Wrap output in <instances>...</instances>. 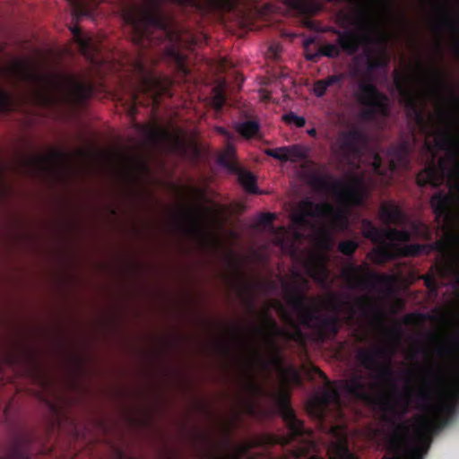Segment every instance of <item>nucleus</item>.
Returning <instances> with one entry per match:
<instances>
[{
    "label": "nucleus",
    "mask_w": 459,
    "mask_h": 459,
    "mask_svg": "<svg viewBox=\"0 0 459 459\" xmlns=\"http://www.w3.org/2000/svg\"><path fill=\"white\" fill-rule=\"evenodd\" d=\"M436 144L438 149L446 151L452 166L448 165L446 158H440L436 162L433 156L427 166L417 173L416 182L420 187H425L428 184L433 187H438L447 178L450 188L459 192V161L457 160L459 141L452 136L449 131H442L436 138ZM429 203L436 219L442 221V229L446 232V237L425 245L421 243L403 245L401 253L403 255H420V254H430L432 250H437L442 255H451L452 261L448 260L451 265L449 273H454L459 282V195L456 196L452 193L437 191L430 197ZM445 261H447V258H445Z\"/></svg>",
    "instance_id": "1"
},
{
    "label": "nucleus",
    "mask_w": 459,
    "mask_h": 459,
    "mask_svg": "<svg viewBox=\"0 0 459 459\" xmlns=\"http://www.w3.org/2000/svg\"><path fill=\"white\" fill-rule=\"evenodd\" d=\"M375 319L378 326L383 329L388 338V343L383 347L359 348L356 353V360L359 365L374 373L377 379L387 383L392 396L373 393V384H368L363 373H353L344 382V390L351 396L369 404L382 412L383 418L390 421L392 418H402L410 411L412 402V391L409 386L403 390L398 387L395 373L392 368L390 359L396 351V345L400 342L403 328L399 323L388 328L384 322L382 311H375Z\"/></svg>",
    "instance_id": "2"
},
{
    "label": "nucleus",
    "mask_w": 459,
    "mask_h": 459,
    "mask_svg": "<svg viewBox=\"0 0 459 459\" xmlns=\"http://www.w3.org/2000/svg\"><path fill=\"white\" fill-rule=\"evenodd\" d=\"M161 1L150 0L148 5L140 11L126 12L124 19L131 27L133 40L141 48L156 47L167 39L169 43L166 48L168 58L173 63L178 78L187 80L191 74L187 56L173 46V41L178 37L176 22L171 15L162 11Z\"/></svg>",
    "instance_id": "3"
},
{
    "label": "nucleus",
    "mask_w": 459,
    "mask_h": 459,
    "mask_svg": "<svg viewBox=\"0 0 459 459\" xmlns=\"http://www.w3.org/2000/svg\"><path fill=\"white\" fill-rule=\"evenodd\" d=\"M421 385L414 394V401L427 413L423 418L425 424L443 428L457 411L459 395L449 390L445 372L437 363L421 367Z\"/></svg>",
    "instance_id": "4"
},
{
    "label": "nucleus",
    "mask_w": 459,
    "mask_h": 459,
    "mask_svg": "<svg viewBox=\"0 0 459 459\" xmlns=\"http://www.w3.org/2000/svg\"><path fill=\"white\" fill-rule=\"evenodd\" d=\"M299 283L282 284L289 306L296 312L298 321L305 327L315 331L319 341L337 336L340 331L341 319L338 315H320L312 299L306 294L305 289L309 287L307 278L296 273Z\"/></svg>",
    "instance_id": "5"
},
{
    "label": "nucleus",
    "mask_w": 459,
    "mask_h": 459,
    "mask_svg": "<svg viewBox=\"0 0 459 459\" xmlns=\"http://www.w3.org/2000/svg\"><path fill=\"white\" fill-rule=\"evenodd\" d=\"M329 1H350L355 3L358 1L360 7L358 11L356 20L353 22L356 29L355 31L359 36L358 48L356 53L361 47L364 48V53L368 60V68L369 72L377 70V68H384L388 63L385 56H377L373 48L374 43L381 41L383 37H377L376 35V25L372 22L368 0H329Z\"/></svg>",
    "instance_id": "6"
},
{
    "label": "nucleus",
    "mask_w": 459,
    "mask_h": 459,
    "mask_svg": "<svg viewBox=\"0 0 459 459\" xmlns=\"http://www.w3.org/2000/svg\"><path fill=\"white\" fill-rule=\"evenodd\" d=\"M138 68L141 80L131 92V115H135L138 105L152 103L154 107H159L163 95H169L172 82L169 77H158L155 74L148 73L141 62L138 63Z\"/></svg>",
    "instance_id": "7"
},
{
    "label": "nucleus",
    "mask_w": 459,
    "mask_h": 459,
    "mask_svg": "<svg viewBox=\"0 0 459 459\" xmlns=\"http://www.w3.org/2000/svg\"><path fill=\"white\" fill-rule=\"evenodd\" d=\"M327 31L333 33L337 36L336 43L324 44L320 46L315 52L310 50V45L313 43L314 39H307L304 41L305 57L311 62H318L320 56H328L329 58H336L341 55L342 51L348 55H354L357 53L359 48V36L355 29H337V27H328Z\"/></svg>",
    "instance_id": "8"
},
{
    "label": "nucleus",
    "mask_w": 459,
    "mask_h": 459,
    "mask_svg": "<svg viewBox=\"0 0 459 459\" xmlns=\"http://www.w3.org/2000/svg\"><path fill=\"white\" fill-rule=\"evenodd\" d=\"M282 419L289 429V441H297L298 446L292 450V455L298 459H306L310 451L317 446L312 430L306 429L304 421L299 420L295 411L289 404L287 395L281 396Z\"/></svg>",
    "instance_id": "9"
},
{
    "label": "nucleus",
    "mask_w": 459,
    "mask_h": 459,
    "mask_svg": "<svg viewBox=\"0 0 459 459\" xmlns=\"http://www.w3.org/2000/svg\"><path fill=\"white\" fill-rule=\"evenodd\" d=\"M307 217H320L328 221L333 229L345 230L350 224V217L345 208H335L331 203H315L305 197L299 203V212L294 217L297 223H307Z\"/></svg>",
    "instance_id": "10"
},
{
    "label": "nucleus",
    "mask_w": 459,
    "mask_h": 459,
    "mask_svg": "<svg viewBox=\"0 0 459 459\" xmlns=\"http://www.w3.org/2000/svg\"><path fill=\"white\" fill-rule=\"evenodd\" d=\"M358 102L362 109L359 112L361 120L370 122L376 120L377 117H386L389 113V98L381 92L378 87L371 81H360L356 91Z\"/></svg>",
    "instance_id": "11"
},
{
    "label": "nucleus",
    "mask_w": 459,
    "mask_h": 459,
    "mask_svg": "<svg viewBox=\"0 0 459 459\" xmlns=\"http://www.w3.org/2000/svg\"><path fill=\"white\" fill-rule=\"evenodd\" d=\"M310 184L318 190H331L343 205H363L366 199V189L361 181L344 183L341 179H332L329 176L314 174L310 178Z\"/></svg>",
    "instance_id": "12"
},
{
    "label": "nucleus",
    "mask_w": 459,
    "mask_h": 459,
    "mask_svg": "<svg viewBox=\"0 0 459 459\" xmlns=\"http://www.w3.org/2000/svg\"><path fill=\"white\" fill-rule=\"evenodd\" d=\"M411 143L410 139H403L397 144H392L387 149L388 163L385 165L379 154H375L372 161L374 172L385 175L388 172H395L400 167L410 165V154Z\"/></svg>",
    "instance_id": "13"
},
{
    "label": "nucleus",
    "mask_w": 459,
    "mask_h": 459,
    "mask_svg": "<svg viewBox=\"0 0 459 459\" xmlns=\"http://www.w3.org/2000/svg\"><path fill=\"white\" fill-rule=\"evenodd\" d=\"M342 274L353 289H366V287L388 286L392 282V276L385 273L370 272L368 266L351 263L343 270Z\"/></svg>",
    "instance_id": "14"
},
{
    "label": "nucleus",
    "mask_w": 459,
    "mask_h": 459,
    "mask_svg": "<svg viewBox=\"0 0 459 459\" xmlns=\"http://www.w3.org/2000/svg\"><path fill=\"white\" fill-rule=\"evenodd\" d=\"M63 91L64 100L72 107H82L92 97L95 86L89 79H79L76 75H66L56 83Z\"/></svg>",
    "instance_id": "15"
},
{
    "label": "nucleus",
    "mask_w": 459,
    "mask_h": 459,
    "mask_svg": "<svg viewBox=\"0 0 459 459\" xmlns=\"http://www.w3.org/2000/svg\"><path fill=\"white\" fill-rule=\"evenodd\" d=\"M331 406H333L339 414H342L341 394L336 386L331 385L328 382V384L311 400L310 408L319 420H324Z\"/></svg>",
    "instance_id": "16"
},
{
    "label": "nucleus",
    "mask_w": 459,
    "mask_h": 459,
    "mask_svg": "<svg viewBox=\"0 0 459 459\" xmlns=\"http://www.w3.org/2000/svg\"><path fill=\"white\" fill-rule=\"evenodd\" d=\"M338 143L346 159H358L368 143V136L359 127H353L349 131H342L339 134Z\"/></svg>",
    "instance_id": "17"
},
{
    "label": "nucleus",
    "mask_w": 459,
    "mask_h": 459,
    "mask_svg": "<svg viewBox=\"0 0 459 459\" xmlns=\"http://www.w3.org/2000/svg\"><path fill=\"white\" fill-rule=\"evenodd\" d=\"M361 232L372 242H381L384 237H386L388 240H411V233L409 230H398V228L380 230L370 220H362Z\"/></svg>",
    "instance_id": "18"
},
{
    "label": "nucleus",
    "mask_w": 459,
    "mask_h": 459,
    "mask_svg": "<svg viewBox=\"0 0 459 459\" xmlns=\"http://www.w3.org/2000/svg\"><path fill=\"white\" fill-rule=\"evenodd\" d=\"M394 82L408 115H410V117H414L418 124H423V113L419 106L415 92H413L411 87H409L408 77H401V75H397L394 79Z\"/></svg>",
    "instance_id": "19"
},
{
    "label": "nucleus",
    "mask_w": 459,
    "mask_h": 459,
    "mask_svg": "<svg viewBox=\"0 0 459 459\" xmlns=\"http://www.w3.org/2000/svg\"><path fill=\"white\" fill-rule=\"evenodd\" d=\"M264 320L267 331L264 332V328H256V331L257 333L264 334V336L265 337V341L272 351V355L267 361H264V359L263 357H261V355H258V358L264 362L265 366H267V364L269 363L281 364V362H282V359L281 357L280 351H278L276 337L282 336V334H284V330H282V328L279 326L276 320H274V318H272L270 315H265Z\"/></svg>",
    "instance_id": "20"
},
{
    "label": "nucleus",
    "mask_w": 459,
    "mask_h": 459,
    "mask_svg": "<svg viewBox=\"0 0 459 459\" xmlns=\"http://www.w3.org/2000/svg\"><path fill=\"white\" fill-rule=\"evenodd\" d=\"M179 6H193L202 12H230L241 0H169Z\"/></svg>",
    "instance_id": "21"
},
{
    "label": "nucleus",
    "mask_w": 459,
    "mask_h": 459,
    "mask_svg": "<svg viewBox=\"0 0 459 459\" xmlns=\"http://www.w3.org/2000/svg\"><path fill=\"white\" fill-rule=\"evenodd\" d=\"M65 157L66 154L64 151L55 149L47 156H32V158H28L26 163L33 172H49V170L56 169L58 163L63 162Z\"/></svg>",
    "instance_id": "22"
},
{
    "label": "nucleus",
    "mask_w": 459,
    "mask_h": 459,
    "mask_svg": "<svg viewBox=\"0 0 459 459\" xmlns=\"http://www.w3.org/2000/svg\"><path fill=\"white\" fill-rule=\"evenodd\" d=\"M289 8L302 17L305 26L316 28V22L312 20L313 14L319 12L320 5L313 0H285Z\"/></svg>",
    "instance_id": "23"
},
{
    "label": "nucleus",
    "mask_w": 459,
    "mask_h": 459,
    "mask_svg": "<svg viewBox=\"0 0 459 459\" xmlns=\"http://www.w3.org/2000/svg\"><path fill=\"white\" fill-rule=\"evenodd\" d=\"M452 266L448 261L440 260L437 261L430 267V273L422 276L423 281L427 289H429L431 294L437 296L438 294V283L437 276L446 277L451 272Z\"/></svg>",
    "instance_id": "24"
},
{
    "label": "nucleus",
    "mask_w": 459,
    "mask_h": 459,
    "mask_svg": "<svg viewBox=\"0 0 459 459\" xmlns=\"http://www.w3.org/2000/svg\"><path fill=\"white\" fill-rule=\"evenodd\" d=\"M384 239L381 241L380 247H373L370 252V257L372 261L377 262V264H384V262L391 261V259H394L397 255H402L400 245H396L397 241H391L390 245L387 243H384ZM403 257V255H402Z\"/></svg>",
    "instance_id": "25"
},
{
    "label": "nucleus",
    "mask_w": 459,
    "mask_h": 459,
    "mask_svg": "<svg viewBox=\"0 0 459 459\" xmlns=\"http://www.w3.org/2000/svg\"><path fill=\"white\" fill-rule=\"evenodd\" d=\"M329 302L333 309H340L342 306H346L348 307L351 314H355L356 308L359 309L363 312V314H367V312L370 311L372 307V302L370 298L368 297H359L356 299L355 304L351 303V301H342L341 298L337 297V295H331L329 298Z\"/></svg>",
    "instance_id": "26"
},
{
    "label": "nucleus",
    "mask_w": 459,
    "mask_h": 459,
    "mask_svg": "<svg viewBox=\"0 0 459 459\" xmlns=\"http://www.w3.org/2000/svg\"><path fill=\"white\" fill-rule=\"evenodd\" d=\"M380 218L385 223H395V225H404L407 222L406 214L393 201L380 205Z\"/></svg>",
    "instance_id": "27"
},
{
    "label": "nucleus",
    "mask_w": 459,
    "mask_h": 459,
    "mask_svg": "<svg viewBox=\"0 0 459 459\" xmlns=\"http://www.w3.org/2000/svg\"><path fill=\"white\" fill-rule=\"evenodd\" d=\"M264 152L270 157L286 162V160H298L304 157V152L299 146H283V148L265 149Z\"/></svg>",
    "instance_id": "28"
},
{
    "label": "nucleus",
    "mask_w": 459,
    "mask_h": 459,
    "mask_svg": "<svg viewBox=\"0 0 459 459\" xmlns=\"http://www.w3.org/2000/svg\"><path fill=\"white\" fill-rule=\"evenodd\" d=\"M72 33L75 38L82 53H83V55L88 58H91V60H94L95 54L100 51V48L97 44H95L94 40H92L91 37L83 36L79 27H74V29H72Z\"/></svg>",
    "instance_id": "29"
},
{
    "label": "nucleus",
    "mask_w": 459,
    "mask_h": 459,
    "mask_svg": "<svg viewBox=\"0 0 459 459\" xmlns=\"http://www.w3.org/2000/svg\"><path fill=\"white\" fill-rule=\"evenodd\" d=\"M329 459H355L346 438H339L333 442L328 448Z\"/></svg>",
    "instance_id": "30"
},
{
    "label": "nucleus",
    "mask_w": 459,
    "mask_h": 459,
    "mask_svg": "<svg viewBox=\"0 0 459 459\" xmlns=\"http://www.w3.org/2000/svg\"><path fill=\"white\" fill-rule=\"evenodd\" d=\"M343 80L342 74H333L328 75L325 79H318L314 84V93L316 97H324L325 95L327 88L332 85H342Z\"/></svg>",
    "instance_id": "31"
},
{
    "label": "nucleus",
    "mask_w": 459,
    "mask_h": 459,
    "mask_svg": "<svg viewBox=\"0 0 459 459\" xmlns=\"http://www.w3.org/2000/svg\"><path fill=\"white\" fill-rule=\"evenodd\" d=\"M238 180L247 192L250 194H257L259 192L257 178L251 171L243 169L238 164V170L237 172Z\"/></svg>",
    "instance_id": "32"
},
{
    "label": "nucleus",
    "mask_w": 459,
    "mask_h": 459,
    "mask_svg": "<svg viewBox=\"0 0 459 459\" xmlns=\"http://www.w3.org/2000/svg\"><path fill=\"white\" fill-rule=\"evenodd\" d=\"M308 273L318 282H325L327 277H329V270L325 261L320 260V258H312L309 261Z\"/></svg>",
    "instance_id": "33"
},
{
    "label": "nucleus",
    "mask_w": 459,
    "mask_h": 459,
    "mask_svg": "<svg viewBox=\"0 0 459 459\" xmlns=\"http://www.w3.org/2000/svg\"><path fill=\"white\" fill-rule=\"evenodd\" d=\"M218 161L230 172L238 175V162L236 160V148L233 144H227L223 152L219 156Z\"/></svg>",
    "instance_id": "34"
},
{
    "label": "nucleus",
    "mask_w": 459,
    "mask_h": 459,
    "mask_svg": "<svg viewBox=\"0 0 459 459\" xmlns=\"http://www.w3.org/2000/svg\"><path fill=\"white\" fill-rule=\"evenodd\" d=\"M237 132L245 138L255 137L257 135L261 124L255 119H247V121H240L235 124Z\"/></svg>",
    "instance_id": "35"
},
{
    "label": "nucleus",
    "mask_w": 459,
    "mask_h": 459,
    "mask_svg": "<svg viewBox=\"0 0 459 459\" xmlns=\"http://www.w3.org/2000/svg\"><path fill=\"white\" fill-rule=\"evenodd\" d=\"M359 244L357 239H343L338 245V249L344 254V255H354Z\"/></svg>",
    "instance_id": "36"
},
{
    "label": "nucleus",
    "mask_w": 459,
    "mask_h": 459,
    "mask_svg": "<svg viewBox=\"0 0 459 459\" xmlns=\"http://www.w3.org/2000/svg\"><path fill=\"white\" fill-rule=\"evenodd\" d=\"M13 106L12 94L8 91H4V89H0V112H9V110H12Z\"/></svg>",
    "instance_id": "37"
},
{
    "label": "nucleus",
    "mask_w": 459,
    "mask_h": 459,
    "mask_svg": "<svg viewBox=\"0 0 459 459\" xmlns=\"http://www.w3.org/2000/svg\"><path fill=\"white\" fill-rule=\"evenodd\" d=\"M420 446H407L403 451V459H422Z\"/></svg>",
    "instance_id": "38"
},
{
    "label": "nucleus",
    "mask_w": 459,
    "mask_h": 459,
    "mask_svg": "<svg viewBox=\"0 0 459 459\" xmlns=\"http://www.w3.org/2000/svg\"><path fill=\"white\" fill-rule=\"evenodd\" d=\"M13 70L15 74H20V76H30L31 74L29 64L24 61L14 62Z\"/></svg>",
    "instance_id": "39"
},
{
    "label": "nucleus",
    "mask_w": 459,
    "mask_h": 459,
    "mask_svg": "<svg viewBox=\"0 0 459 459\" xmlns=\"http://www.w3.org/2000/svg\"><path fill=\"white\" fill-rule=\"evenodd\" d=\"M283 119L288 124H295L297 126H304V125H306L305 117H303V116H298L296 112L284 114Z\"/></svg>",
    "instance_id": "40"
},
{
    "label": "nucleus",
    "mask_w": 459,
    "mask_h": 459,
    "mask_svg": "<svg viewBox=\"0 0 459 459\" xmlns=\"http://www.w3.org/2000/svg\"><path fill=\"white\" fill-rule=\"evenodd\" d=\"M246 390L251 394V396H255V394H261V393H264L263 386L259 385L255 380H253V378H249L247 382L245 385Z\"/></svg>",
    "instance_id": "41"
},
{
    "label": "nucleus",
    "mask_w": 459,
    "mask_h": 459,
    "mask_svg": "<svg viewBox=\"0 0 459 459\" xmlns=\"http://www.w3.org/2000/svg\"><path fill=\"white\" fill-rule=\"evenodd\" d=\"M12 459H30V455L22 444H16L12 452Z\"/></svg>",
    "instance_id": "42"
},
{
    "label": "nucleus",
    "mask_w": 459,
    "mask_h": 459,
    "mask_svg": "<svg viewBox=\"0 0 459 459\" xmlns=\"http://www.w3.org/2000/svg\"><path fill=\"white\" fill-rule=\"evenodd\" d=\"M413 227L418 234L424 237V238H431V230L428 224H425V222H414Z\"/></svg>",
    "instance_id": "43"
},
{
    "label": "nucleus",
    "mask_w": 459,
    "mask_h": 459,
    "mask_svg": "<svg viewBox=\"0 0 459 459\" xmlns=\"http://www.w3.org/2000/svg\"><path fill=\"white\" fill-rule=\"evenodd\" d=\"M432 82L437 85V87H440V85H445V74L442 71H438V69H435L430 74Z\"/></svg>",
    "instance_id": "44"
},
{
    "label": "nucleus",
    "mask_w": 459,
    "mask_h": 459,
    "mask_svg": "<svg viewBox=\"0 0 459 459\" xmlns=\"http://www.w3.org/2000/svg\"><path fill=\"white\" fill-rule=\"evenodd\" d=\"M278 310L281 313V316H282V318L284 319V321H287V323H290V324H295L290 313H289V311L285 310L283 305H281V303H278Z\"/></svg>",
    "instance_id": "45"
},
{
    "label": "nucleus",
    "mask_w": 459,
    "mask_h": 459,
    "mask_svg": "<svg viewBox=\"0 0 459 459\" xmlns=\"http://www.w3.org/2000/svg\"><path fill=\"white\" fill-rule=\"evenodd\" d=\"M186 215L190 218L192 221L189 230H191L192 232H199L200 227L195 214H193V212H190V211H187Z\"/></svg>",
    "instance_id": "46"
},
{
    "label": "nucleus",
    "mask_w": 459,
    "mask_h": 459,
    "mask_svg": "<svg viewBox=\"0 0 459 459\" xmlns=\"http://www.w3.org/2000/svg\"><path fill=\"white\" fill-rule=\"evenodd\" d=\"M22 357L21 353H10L7 355V360L9 364H12L13 366H16V364H20L22 361Z\"/></svg>",
    "instance_id": "47"
},
{
    "label": "nucleus",
    "mask_w": 459,
    "mask_h": 459,
    "mask_svg": "<svg viewBox=\"0 0 459 459\" xmlns=\"http://www.w3.org/2000/svg\"><path fill=\"white\" fill-rule=\"evenodd\" d=\"M226 101V98L223 92H217L214 98V104L216 108H222L224 103Z\"/></svg>",
    "instance_id": "48"
},
{
    "label": "nucleus",
    "mask_w": 459,
    "mask_h": 459,
    "mask_svg": "<svg viewBox=\"0 0 459 459\" xmlns=\"http://www.w3.org/2000/svg\"><path fill=\"white\" fill-rule=\"evenodd\" d=\"M28 358L30 361V365L29 367V372L33 374L34 376H38L39 374V368L35 360H33L31 355H28Z\"/></svg>",
    "instance_id": "49"
},
{
    "label": "nucleus",
    "mask_w": 459,
    "mask_h": 459,
    "mask_svg": "<svg viewBox=\"0 0 459 459\" xmlns=\"http://www.w3.org/2000/svg\"><path fill=\"white\" fill-rule=\"evenodd\" d=\"M437 354H450L452 352V347L450 345H443V343H439L437 348Z\"/></svg>",
    "instance_id": "50"
},
{
    "label": "nucleus",
    "mask_w": 459,
    "mask_h": 459,
    "mask_svg": "<svg viewBox=\"0 0 459 459\" xmlns=\"http://www.w3.org/2000/svg\"><path fill=\"white\" fill-rule=\"evenodd\" d=\"M274 217V214H272V212H264V214H262L260 217V222L272 223Z\"/></svg>",
    "instance_id": "51"
},
{
    "label": "nucleus",
    "mask_w": 459,
    "mask_h": 459,
    "mask_svg": "<svg viewBox=\"0 0 459 459\" xmlns=\"http://www.w3.org/2000/svg\"><path fill=\"white\" fill-rule=\"evenodd\" d=\"M319 236L323 237V238H325V240L327 242H330L332 233L330 230H327V228H321V230H319Z\"/></svg>",
    "instance_id": "52"
},
{
    "label": "nucleus",
    "mask_w": 459,
    "mask_h": 459,
    "mask_svg": "<svg viewBox=\"0 0 459 459\" xmlns=\"http://www.w3.org/2000/svg\"><path fill=\"white\" fill-rule=\"evenodd\" d=\"M247 446H239L238 451L234 455H231V457H216L215 459H239L241 458L242 453L246 451Z\"/></svg>",
    "instance_id": "53"
},
{
    "label": "nucleus",
    "mask_w": 459,
    "mask_h": 459,
    "mask_svg": "<svg viewBox=\"0 0 459 459\" xmlns=\"http://www.w3.org/2000/svg\"><path fill=\"white\" fill-rule=\"evenodd\" d=\"M444 22L446 24H448V26L452 30H455V31H459V27H458L457 23L455 22V21H452V19H450V17H446L445 20H444Z\"/></svg>",
    "instance_id": "54"
},
{
    "label": "nucleus",
    "mask_w": 459,
    "mask_h": 459,
    "mask_svg": "<svg viewBox=\"0 0 459 459\" xmlns=\"http://www.w3.org/2000/svg\"><path fill=\"white\" fill-rule=\"evenodd\" d=\"M290 372L291 373L292 377L297 381V383H300L299 373L297 372L296 368H290Z\"/></svg>",
    "instance_id": "55"
},
{
    "label": "nucleus",
    "mask_w": 459,
    "mask_h": 459,
    "mask_svg": "<svg viewBox=\"0 0 459 459\" xmlns=\"http://www.w3.org/2000/svg\"><path fill=\"white\" fill-rule=\"evenodd\" d=\"M221 348L226 354H230V352H231V347L230 343H221Z\"/></svg>",
    "instance_id": "56"
},
{
    "label": "nucleus",
    "mask_w": 459,
    "mask_h": 459,
    "mask_svg": "<svg viewBox=\"0 0 459 459\" xmlns=\"http://www.w3.org/2000/svg\"><path fill=\"white\" fill-rule=\"evenodd\" d=\"M401 443V437L399 434H395L392 438V444L394 445V446H399Z\"/></svg>",
    "instance_id": "57"
},
{
    "label": "nucleus",
    "mask_w": 459,
    "mask_h": 459,
    "mask_svg": "<svg viewBox=\"0 0 459 459\" xmlns=\"http://www.w3.org/2000/svg\"><path fill=\"white\" fill-rule=\"evenodd\" d=\"M231 333H232L233 337H235L236 339H240V337H241V333H240V330H238V328H233L231 330Z\"/></svg>",
    "instance_id": "58"
},
{
    "label": "nucleus",
    "mask_w": 459,
    "mask_h": 459,
    "mask_svg": "<svg viewBox=\"0 0 459 459\" xmlns=\"http://www.w3.org/2000/svg\"><path fill=\"white\" fill-rule=\"evenodd\" d=\"M315 371L316 373L319 374V376H321L322 377H324V379H327V377L325 375V373L322 372V370H320V368H315Z\"/></svg>",
    "instance_id": "59"
},
{
    "label": "nucleus",
    "mask_w": 459,
    "mask_h": 459,
    "mask_svg": "<svg viewBox=\"0 0 459 459\" xmlns=\"http://www.w3.org/2000/svg\"><path fill=\"white\" fill-rule=\"evenodd\" d=\"M452 345L455 346V348H459V338H454V340L452 341Z\"/></svg>",
    "instance_id": "60"
},
{
    "label": "nucleus",
    "mask_w": 459,
    "mask_h": 459,
    "mask_svg": "<svg viewBox=\"0 0 459 459\" xmlns=\"http://www.w3.org/2000/svg\"><path fill=\"white\" fill-rule=\"evenodd\" d=\"M416 315H414V313H409V315H407L405 316V321H411V319H413V317H415Z\"/></svg>",
    "instance_id": "61"
},
{
    "label": "nucleus",
    "mask_w": 459,
    "mask_h": 459,
    "mask_svg": "<svg viewBox=\"0 0 459 459\" xmlns=\"http://www.w3.org/2000/svg\"><path fill=\"white\" fill-rule=\"evenodd\" d=\"M455 53H456L457 56L459 57V40H457V41L455 42Z\"/></svg>",
    "instance_id": "62"
},
{
    "label": "nucleus",
    "mask_w": 459,
    "mask_h": 459,
    "mask_svg": "<svg viewBox=\"0 0 459 459\" xmlns=\"http://www.w3.org/2000/svg\"><path fill=\"white\" fill-rule=\"evenodd\" d=\"M242 290H244L245 292H249V290H251V286L250 285H243Z\"/></svg>",
    "instance_id": "63"
},
{
    "label": "nucleus",
    "mask_w": 459,
    "mask_h": 459,
    "mask_svg": "<svg viewBox=\"0 0 459 459\" xmlns=\"http://www.w3.org/2000/svg\"><path fill=\"white\" fill-rule=\"evenodd\" d=\"M385 5L387 6V8L389 10H391L393 0H385Z\"/></svg>",
    "instance_id": "64"
}]
</instances>
